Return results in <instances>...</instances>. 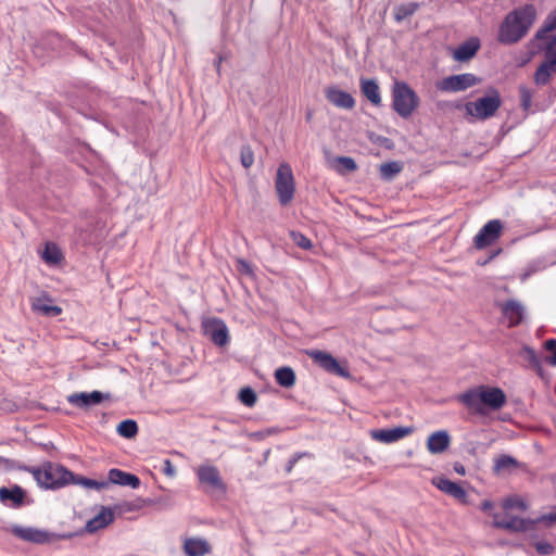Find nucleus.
I'll use <instances>...</instances> for the list:
<instances>
[{
    "instance_id": "f257e3e1",
    "label": "nucleus",
    "mask_w": 556,
    "mask_h": 556,
    "mask_svg": "<svg viewBox=\"0 0 556 556\" xmlns=\"http://www.w3.org/2000/svg\"><path fill=\"white\" fill-rule=\"evenodd\" d=\"M456 400L470 412L481 416L501 409L507 402L506 394L501 388L483 384L458 394Z\"/></svg>"
},
{
    "instance_id": "f03ea898",
    "label": "nucleus",
    "mask_w": 556,
    "mask_h": 556,
    "mask_svg": "<svg viewBox=\"0 0 556 556\" xmlns=\"http://www.w3.org/2000/svg\"><path fill=\"white\" fill-rule=\"evenodd\" d=\"M536 18V9L528 3L509 12L498 28L497 39L503 45L520 41L529 31Z\"/></svg>"
},
{
    "instance_id": "7ed1b4c3",
    "label": "nucleus",
    "mask_w": 556,
    "mask_h": 556,
    "mask_svg": "<svg viewBox=\"0 0 556 556\" xmlns=\"http://www.w3.org/2000/svg\"><path fill=\"white\" fill-rule=\"evenodd\" d=\"M21 470L30 472L40 488L46 490L61 489L71 484L74 472L66 467L51 462H46L42 467L21 466Z\"/></svg>"
},
{
    "instance_id": "20e7f679",
    "label": "nucleus",
    "mask_w": 556,
    "mask_h": 556,
    "mask_svg": "<svg viewBox=\"0 0 556 556\" xmlns=\"http://www.w3.org/2000/svg\"><path fill=\"white\" fill-rule=\"evenodd\" d=\"M419 97L405 81L395 80L392 87V109L403 118L419 106Z\"/></svg>"
},
{
    "instance_id": "39448f33",
    "label": "nucleus",
    "mask_w": 556,
    "mask_h": 556,
    "mask_svg": "<svg viewBox=\"0 0 556 556\" xmlns=\"http://www.w3.org/2000/svg\"><path fill=\"white\" fill-rule=\"evenodd\" d=\"M501 105L502 98L500 91L494 87H490L483 97L466 104V112L478 119L484 121L492 117Z\"/></svg>"
},
{
    "instance_id": "423d86ee",
    "label": "nucleus",
    "mask_w": 556,
    "mask_h": 556,
    "mask_svg": "<svg viewBox=\"0 0 556 556\" xmlns=\"http://www.w3.org/2000/svg\"><path fill=\"white\" fill-rule=\"evenodd\" d=\"M10 531L14 536L34 544H47L55 540H68L75 535L71 532L54 533L34 527H22L20 525H13Z\"/></svg>"
},
{
    "instance_id": "0eeeda50",
    "label": "nucleus",
    "mask_w": 556,
    "mask_h": 556,
    "mask_svg": "<svg viewBox=\"0 0 556 556\" xmlns=\"http://www.w3.org/2000/svg\"><path fill=\"white\" fill-rule=\"evenodd\" d=\"M275 188L279 203L282 206L289 204L292 201L295 192V182L292 169L289 164L282 163L278 167Z\"/></svg>"
},
{
    "instance_id": "6e6552de",
    "label": "nucleus",
    "mask_w": 556,
    "mask_h": 556,
    "mask_svg": "<svg viewBox=\"0 0 556 556\" xmlns=\"http://www.w3.org/2000/svg\"><path fill=\"white\" fill-rule=\"evenodd\" d=\"M197 477L206 493L218 495L226 494L227 486L217 467L213 465H201L197 469Z\"/></svg>"
},
{
    "instance_id": "1a4fd4ad",
    "label": "nucleus",
    "mask_w": 556,
    "mask_h": 556,
    "mask_svg": "<svg viewBox=\"0 0 556 556\" xmlns=\"http://www.w3.org/2000/svg\"><path fill=\"white\" fill-rule=\"evenodd\" d=\"M481 83V78L471 73H463L444 77L437 84V88L443 92L464 91Z\"/></svg>"
},
{
    "instance_id": "9d476101",
    "label": "nucleus",
    "mask_w": 556,
    "mask_h": 556,
    "mask_svg": "<svg viewBox=\"0 0 556 556\" xmlns=\"http://www.w3.org/2000/svg\"><path fill=\"white\" fill-rule=\"evenodd\" d=\"M307 354L316 365L327 372L343 378L350 377L349 370L342 367L330 353L320 350H312L307 352Z\"/></svg>"
},
{
    "instance_id": "9b49d317",
    "label": "nucleus",
    "mask_w": 556,
    "mask_h": 556,
    "mask_svg": "<svg viewBox=\"0 0 556 556\" xmlns=\"http://www.w3.org/2000/svg\"><path fill=\"white\" fill-rule=\"evenodd\" d=\"M0 501L4 505L17 509L25 505L34 503L31 498L27 497V492L21 485L14 484L10 488H0Z\"/></svg>"
},
{
    "instance_id": "f8f14e48",
    "label": "nucleus",
    "mask_w": 556,
    "mask_h": 556,
    "mask_svg": "<svg viewBox=\"0 0 556 556\" xmlns=\"http://www.w3.org/2000/svg\"><path fill=\"white\" fill-rule=\"evenodd\" d=\"M503 230V223L500 219L489 220L475 236V247L479 250L491 245L497 240Z\"/></svg>"
},
{
    "instance_id": "ddd939ff",
    "label": "nucleus",
    "mask_w": 556,
    "mask_h": 556,
    "mask_svg": "<svg viewBox=\"0 0 556 556\" xmlns=\"http://www.w3.org/2000/svg\"><path fill=\"white\" fill-rule=\"evenodd\" d=\"M111 397L110 393H103L101 391L94 390L90 393L88 392H75L67 395L66 400L70 404L81 408L88 409L91 406H96L101 404L104 400H109Z\"/></svg>"
},
{
    "instance_id": "4468645a",
    "label": "nucleus",
    "mask_w": 556,
    "mask_h": 556,
    "mask_svg": "<svg viewBox=\"0 0 556 556\" xmlns=\"http://www.w3.org/2000/svg\"><path fill=\"white\" fill-rule=\"evenodd\" d=\"M204 332L210 337L211 341L223 348L229 343V331L224 320L220 318H212L204 324Z\"/></svg>"
},
{
    "instance_id": "2eb2a0df",
    "label": "nucleus",
    "mask_w": 556,
    "mask_h": 556,
    "mask_svg": "<svg viewBox=\"0 0 556 556\" xmlns=\"http://www.w3.org/2000/svg\"><path fill=\"white\" fill-rule=\"evenodd\" d=\"M414 432V427L399 426L394 428L375 429L370 431V437L379 442L390 444L396 442Z\"/></svg>"
},
{
    "instance_id": "dca6fc26",
    "label": "nucleus",
    "mask_w": 556,
    "mask_h": 556,
    "mask_svg": "<svg viewBox=\"0 0 556 556\" xmlns=\"http://www.w3.org/2000/svg\"><path fill=\"white\" fill-rule=\"evenodd\" d=\"M493 527L497 529H505L510 532H527L534 528V521L531 518H520L511 516L508 519H500L494 515Z\"/></svg>"
},
{
    "instance_id": "f3484780",
    "label": "nucleus",
    "mask_w": 556,
    "mask_h": 556,
    "mask_svg": "<svg viewBox=\"0 0 556 556\" xmlns=\"http://www.w3.org/2000/svg\"><path fill=\"white\" fill-rule=\"evenodd\" d=\"M502 314L508 320V327L519 326L525 316V307L517 300L510 299L500 304Z\"/></svg>"
},
{
    "instance_id": "a211bd4d",
    "label": "nucleus",
    "mask_w": 556,
    "mask_h": 556,
    "mask_svg": "<svg viewBox=\"0 0 556 556\" xmlns=\"http://www.w3.org/2000/svg\"><path fill=\"white\" fill-rule=\"evenodd\" d=\"M326 99L339 109L352 110L355 106V99L350 92L339 89L338 87H328L325 90Z\"/></svg>"
},
{
    "instance_id": "6ab92c4d",
    "label": "nucleus",
    "mask_w": 556,
    "mask_h": 556,
    "mask_svg": "<svg viewBox=\"0 0 556 556\" xmlns=\"http://www.w3.org/2000/svg\"><path fill=\"white\" fill-rule=\"evenodd\" d=\"M110 484H117L122 486H130L131 489H138L141 484V481L138 476L126 472L118 468H112L108 472V480Z\"/></svg>"
},
{
    "instance_id": "aec40b11",
    "label": "nucleus",
    "mask_w": 556,
    "mask_h": 556,
    "mask_svg": "<svg viewBox=\"0 0 556 556\" xmlns=\"http://www.w3.org/2000/svg\"><path fill=\"white\" fill-rule=\"evenodd\" d=\"M433 485H435L440 491L445 494L460 501L466 502L467 492L466 490L458 483L451 481L447 478L439 477L432 480Z\"/></svg>"
},
{
    "instance_id": "412c9836",
    "label": "nucleus",
    "mask_w": 556,
    "mask_h": 556,
    "mask_svg": "<svg viewBox=\"0 0 556 556\" xmlns=\"http://www.w3.org/2000/svg\"><path fill=\"white\" fill-rule=\"evenodd\" d=\"M451 435L446 430H438L431 433L427 440V448L431 454H441L448 448Z\"/></svg>"
},
{
    "instance_id": "4be33fe9",
    "label": "nucleus",
    "mask_w": 556,
    "mask_h": 556,
    "mask_svg": "<svg viewBox=\"0 0 556 556\" xmlns=\"http://www.w3.org/2000/svg\"><path fill=\"white\" fill-rule=\"evenodd\" d=\"M480 48V41L476 37H471L460 43L454 51L453 58L458 62H466L472 59Z\"/></svg>"
},
{
    "instance_id": "5701e85b",
    "label": "nucleus",
    "mask_w": 556,
    "mask_h": 556,
    "mask_svg": "<svg viewBox=\"0 0 556 556\" xmlns=\"http://www.w3.org/2000/svg\"><path fill=\"white\" fill-rule=\"evenodd\" d=\"M114 520V514L110 507L102 506L100 513L87 521L86 531L94 533L100 529L105 528Z\"/></svg>"
},
{
    "instance_id": "b1692460",
    "label": "nucleus",
    "mask_w": 556,
    "mask_h": 556,
    "mask_svg": "<svg viewBox=\"0 0 556 556\" xmlns=\"http://www.w3.org/2000/svg\"><path fill=\"white\" fill-rule=\"evenodd\" d=\"M361 91L372 105L381 106L380 88L375 79L361 78Z\"/></svg>"
},
{
    "instance_id": "393cba45",
    "label": "nucleus",
    "mask_w": 556,
    "mask_h": 556,
    "mask_svg": "<svg viewBox=\"0 0 556 556\" xmlns=\"http://www.w3.org/2000/svg\"><path fill=\"white\" fill-rule=\"evenodd\" d=\"M31 309L47 317H56L62 313V308L52 303L50 298H37L31 303Z\"/></svg>"
},
{
    "instance_id": "a878e982",
    "label": "nucleus",
    "mask_w": 556,
    "mask_h": 556,
    "mask_svg": "<svg viewBox=\"0 0 556 556\" xmlns=\"http://www.w3.org/2000/svg\"><path fill=\"white\" fill-rule=\"evenodd\" d=\"M519 355L523 361L528 363L529 368L534 370L541 378H544L542 362L534 349L528 345H523L519 352Z\"/></svg>"
},
{
    "instance_id": "bb28decb",
    "label": "nucleus",
    "mask_w": 556,
    "mask_h": 556,
    "mask_svg": "<svg viewBox=\"0 0 556 556\" xmlns=\"http://www.w3.org/2000/svg\"><path fill=\"white\" fill-rule=\"evenodd\" d=\"M187 556H204L211 553L210 544L203 539H187L184 544Z\"/></svg>"
},
{
    "instance_id": "cd10ccee",
    "label": "nucleus",
    "mask_w": 556,
    "mask_h": 556,
    "mask_svg": "<svg viewBox=\"0 0 556 556\" xmlns=\"http://www.w3.org/2000/svg\"><path fill=\"white\" fill-rule=\"evenodd\" d=\"M421 4L419 2L401 3L393 8V17L396 23H402L407 17L414 15Z\"/></svg>"
},
{
    "instance_id": "c85d7f7f",
    "label": "nucleus",
    "mask_w": 556,
    "mask_h": 556,
    "mask_svg": "<svg viewBox=\"0 0 556 556\" xmlns=\"http://www.w3.org/2000/svg\"><path fill=\"white\" fill-rule=\"evenodd\" d=\"M276 382L282 388H292L295 384L296 377L294 370L289 366H282L275 370Z\"/></svg>"
},
{
    "instance_id": "c756f323",
    "label": "nucleus",
    "mask_w": 556,
    "mask_h": 556,
    "mask_svg": "<svg viewBox=\"0 0 556 556\" xmlns=\"http://www.w3.org/2000/svg\"><path fill=\"white\" fill-rule=\"evenodd\" d=\"M556 74V67L548 61H543L534 73V81L538 86H545L551 81L552 74Z\"/></svg>"
},
{
    "instance_id": "7c9ffc66",
    "label": "nucleus",
    "mask_w": 556,
    "mask_h": 556,
    "mask_svg": "<svg viewBox=\"0 0 556 556\" xmlns=\"http://www.w3.org/2000/svg\"><path fill=\"white\" fill-rule=\"evenodd\" d=\"M518 466H519V463L515 457H513L510 455L503 454L494 459L493 473L501 475L502 472H506V471L516 469V468H518Z\"/></svg>"
},
{
    "instance_id": "2f4dec72",
    "label": "nucleus",
    "mask_w": 556,
    "mask_h": 556,
    "mask_svg": "<svg viewBox=\"0 0 556 556\" xmlns=\"http://www.w3.org/2000/svg\"><path fill=\"white\" fill-rule=\"evenodd\" d=\"M403 170V163L400 161H390L379 166L380 178L384 181H391Z\"/></svg>"
},
{
    "instance_id": "473e14b6",
    "label": "nucleus",
    "mask_w": 556,
    "mask_h": 556,
    "mask_svg": "<svg viewBox=\"0 0 556 556\" xmlns=\"http://www.w3.org/2000/svg\"><path fill=\"white\" fill-rule=\"evenodd\" d=\"M41 257L49 265H58L62 262L63 254L61 249L55 243L47 242L45 244Z\"/></svg>"
},
{
    "instance_id": "72a5a7b5",
    "label": "nucleus",
    "mask_w": 556,
    "mask_h": 556,
    "mask_svg": "<svg viewBox=\"0 0 556 556\" xmlns=\"http://www.w3.org/2000/svg\"><path fill=\"white\" fill-rule=\"evenodd\" d=\"M138 424L134 419L122 420L116 428L118 435L125 439H132L138 434Z\"/></svg>"
},
{
    "instance_id": "f704fd0d",
    "label": "nucleus",
    "mask_w": 556,
    "mask_h": 556,
    "mask_svg": "<svg viewBox=\"0 0 556 556\" xmlns=\"http://www.w3.org/2000/svg\"><path fill=\"white\" fill-rule=\"evenodd\" d=\"M72 484H78L87 489H96V490H103L109 486V482H105V480L98 481L94 479H90L84 476L75 475L74 479H71Z\"/></svg>"
},
{
    "instance_id": "c9c22d12",
    "label": "nucleus",
    "mask_w": 556,
    "mask_h": 556,
    "mask_svg": "<svg viewBox=\"0 0 556 556\" xmlns=\"http://www.w3.org/2000/svg\"><path fill=\"white\" fill-rule=\"evenodd\" d=\"M334 162L337 163L336 170L340 175H345L357 169V164L351 156H338Z\"/></svg>"
},
{
    "instance_id": "e433bc0d",
    "label": "nucleus",
    "mask_w": 556,
    "mask_h": 556,
    "mask_svg": "<svg viewBox=\"0 0 556 556\" xmlns=\"http://www.w3.org/2000/svg\"><path fill=\"white\" fill-rule=\"evenodd\" d=\"M238 399L243 405L253 407L256 404L257 394L251 387H244L239 391Z\"/></svg>"
},
{
    "instance_id": "4c0bfd02",
    "label": "nucleus",
    "mask_w": 556,
    "mask_h": 556,
    "mask_svg": "<svg viewBox=\"0 0 556 556\" xmlns=\"http://www.w3.org/2000/svg\"><path fill=\"white\" fill-rule=\"evenodd\" d=\"M545 61L551 62L556 67V35H552L546 41L544 48Z\"/></svg>"
},
{
    "instance_id": "58836bf2",
    "label": "nucleus",
    "mask_w": 556,
    "mask_h": 556,
    "mask_svg": "<svg viewBox=\"0 0 556 556\" xmlns=\"http://www.w3.org/2000/svg\"><path fill=\"white\" fill-rule=\"evenodd\" d=\"M290 238L296 244L299 248L303 250H311L313 248V243L311 239H308L304 233L301 231L292 230L290 231Z\"/></svg>"
},
{
    "instance_id": "ea45409f",
    "label": "nucleus",
    "mask_w": 556,
    "mask_h": 556,
    "mask_svg": "<svg viewBox=\"0 0 556 556\" xmlns=\"http://www.w3.org/2000/svg\"><path fill=\"white\" fill-rule=\"evenodd\" d=\"M520 106L525 112H529L532 106L533 92L526 86L519 87Z\"/></svg>"
},
{
    "instance_id": "a19ab883",
    "label": "nucleus",
    "mask_w": 556,
    "mask_h": 556,
    "mask_svg": "<svg viewBox=\"0 0 556 556\" xmlns=\"http://www.w3.org/2000/svg\"><path fill=\"white\" fill-rule=\"evenodd\" d=\"M240 162H241V165L244 167V168H250L253 163H254V152L252 150V148L248 144H244L241 147V151H240Z\"/></svg>"
},
{
    "instance_id": "79ce46f5",
    "label": "nucleus",
    "mask_w": 556,
    "mask_h": 556,
    "mask_svg": "<svg viewBox=\"0 0 556 556\" xmlns=\"http://www.w3.org/2000/svg\"><path fill=\"white\" fill-rule=\"evenodd\" d=\"M503 507H504V509L517 508V509L525 511V510H527L528 505L522 498L515 496V497L506 498L503 503Z\"/></svg>"
},
{
    "instance_id": "37998d69",
    "label": "nucleus",
    "mask_w": 556,
    "mask_h": 556,
    "mask_svg": "<svg viewBox=\"0 0 556 556\" xmlns=\"http://www.w3.org/2000/svg\"><path fill=\"white\" fill-rule=\"evenodd\" d=\"M544 348L551 354L545 357V362L556 367V339H548L544 342Z\"/></svg>"
},
{
    "instance_id": "c03bdc74",
    "label": "nucleus",
    "mask_w": 556,
    "mask_h": 556,
    "mask_svg": "<svg viewBox=\"0 0 556 556\" xmlns=\"http://www.w3.org/2000/svg\"><path fill=\"white\" fill-rule=\"evenodd\" d=\"M532 521H534V526L538 523H544L546 527H551L556 522V506H553L552 511L548 514L541 515L540 517L532 519Z\"/></svg>"
},
{
    "instance_id": "a18cd8bd",
    "label": "nucleus",
    "mask_w": 556,
    "mask_h": 556,
    "mask_svg": "<svg viewBox=\"0 0 556 556\" xmlns=\"http://www.w3.org/2000/svg\"><path fill=\"white\" fill-rule=\"evenodd\" d=\"M368 139L372 142V143H377L386 149H392L394 143L393 141L388 138V137H384V136H381V135H377L375 132H370L368 135Z\"/></svg>"
},
{
    "instance_id": "49530a36",
    "label": "nucleus",
    "mask_w": 556,
    "mask_h": 556,
    "mask_svg": "<svg viewBox=\"0 0 556 556\" xmlns=\"http://www.w3.org/2000/svg\"><path fill=\"white\" fill-rule=\"evenodd\" d=\"M311 454L308 452H296L294 453L290 458L289 460L287 462L286 466H285V471L287 475L291 473L293 467L295 466V464L303 457H309Z\"/></svg>"
},
{
    "instance_id": "de8ad7c7",
    "label": "nucleus",
    "mask_w": 556,
    "mask_h": 556,
    "mask_svg": "<svg viewBox=\"0 0 556 556\" xmlns=\"http://www.w3.org/2000/svg\"><path fill=\"white\" fill-rule=\"evenodd\" d=\"M535 551L542 556H548L554 554L555 546L546 541H540L534 543Z\"/></svg>"
},
{
    "instance_id": "09e8293b",
    "label": "nucleus",
    "mask_w": 556,
    "mask_h": 556,
    "mask_svg": "<svg viewBox=\"0 0 556 556\" xmlns=\"http://www.w3.org/2000/svg\"><path fill=\"white\" fill-rule=\"evenodd\" d=\"M553 30H555V29L551 28L549 24L546 21H544L543 26L535 33L534 39H536V40L546 39L548 41L549 36H547L546 34L549 31H553Z\"/></svg>"
},
{
    "instance_id": "8fccbe9b",
    "label": "nucleus",
    "mask_w": 556,
    "mask_h": 556,
    "mask_svg": "<svg viewBox=\"0 0 556 556\" xmlns=\"http://www.w3.org/2000/svg\"><path fill=\"white\" fill-rule=\"evenodd\" d=\"M162 472L165 476L170 477V478L176 476V468L174 467V465L170 462V459L166 458V459L163 460Z\"/></svg>"
},
{
    "instance_id": "3c124183",
    "label": "nucleus",
    "mask_w": 556,
    "mask_h": 556,
    "mask_svg": "<svg viewBox=\"0 0 556 556\" xmlns=\"http://www.w3.org/2000/svg\"><path fill=\"white\" fill-rule=\"evenodd\" d=\"M545 21L549 24L551 28L556 30V8L547 15Z\"/></svg>"
},
{
    "instance_id": "603ef678",
    "label": "nucleus",
    "mask_w": 556,
    "mask_h": 556,
    "mask_svg": "<svg viewBox=\"0 0 556 556\" xmlns=\"http://www.w3.org/2000/svg\"><path fill=\"white\" fill-rule=\"evenodd\" d=\"M453 469H454V471H455L457 475H459V476H465V475H466V468H465V466H464L462 463H459V462H455V463L453 464Z\"/></svg>"
},
{
    "instance_id": "864d4df0",
    "label": "nucleus",
    "mask_w": 556,
    "mask_h": 556,
    "mask_svg": "<svg viewBox=\"0 0 556 556\" xmlns=\"http://www.w3.org/2000/svg\"><path fill=\"white\" fill-rule=\"evenodd\" d=\"M241 269L247 273V274H251L252 273V268H251V265L249 262L244 261V260H239L238 261Z\"/></svg>"
},
{
    "instance_id": "5fc2aeb1",
    "label": "nucleus",
    "mask_w": 556,
    "mask_h": 556,
    "mask_svg": "<svg viewBox=\"0 0 556 556\" xmlns=\"http://www.w3.org/2000/svg\"><path fill=\"white\" fill-rule=\"evenodd\" d=\"M493 507H494V504L490 500H485L481 503V509L483 511H490L491 509H493Z\"/></svg>"
},
{
    "instance_id": "6e6d98bb",
    "label": "nucleus",
    "mask_w": 556,
    "mask_h": 556,
    "mask_svg": "<svg viewBox=\"0 0 556 556\" xmlns=\"http://www.w3.org/2000/svg\"><path fill=\"white\" fill-rule=\"evenodd\" d=\"M46 37H47V39H50L51 41L60 40V36L56 33H48Z\"/></svg>"
},
{
    "instance_id": "4d7b16f0",
    "label": "nucleus",
    "mask_w": 556,
    "mask_h": 556,
    "mask_svg": "<svg viewBox=\"0 0 556 556\" xmlns=\"http://www.w3.org/2000/svg\"><path fill=\"white\" fill-rule=\"evenodd\" d=\"M220 63H222V56L219 55L216 60V68H217V72H219V67H220Z\"/></svg>"
},
{
    "instance_id": "13d9d810",
    "label": "nucleus",
    "mask_w": 556,
    "mask_h": 556,
    "mask_svg": "<svg viewBox=\"0 0 556 556\" xmlns=\"http://www.w3.org/2000/svg\"><path fill=\"white\" fill-rule=\"evenodd\" d=\"M500 252H501V250L496 251V252H495V253L490 257V260H491V258H493L495 255L500 254Z\"/></svg>"
}]
</instances>
